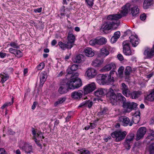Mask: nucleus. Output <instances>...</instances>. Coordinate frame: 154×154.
<instances>
[{
  "instance_id": "nucleus-33",
  "label": "nucleus",
  "mask_w": 154,
  "mask_h": 154,
  "mask_svg": "<svg viewBox=\"0 0 154 154\" xmlns=\"http://www.w3.org/2000/svg\"><path fill=\"white\" fill-rule=\"evenodd\" d=\"M102 63V61L96 59L92 62V65L94 67H99L101 65Z\"/></svg>"
},
{
  "instance_id": "nucleus-22",
  "label": "nucleus",
  "mask_w": 154,
  "mask_h": 154,
  "mask_svg": "<svg viewBox=\"0 0 154 154\" xmlns=\"http://www.w3.org/2000/svg\"><path fill=\"white\" fill-rule=\"evenodd\" d=\"M109 46H104L100 49V54L103 56L106 57L109 54Z\"/></svg>"
},
{
  "instance_id": "nucleus-32",
  "label": "nucleus",
  "mask_w": 154,
  "mask_h": 154,
  "mask_svg": "<svg viewBox=\"0 0 154 154\" xmlns=\"http://www.w3.org/2000/svg\"><path fill=\"white\" fill-rule=\"evenodd\" d=\"M39 133H36V131L35 129L33 128L32 129V134L33 135V139L35 140L36 137H40L41 139L42 137V139H43L44 138V137L42 136V134L41 132H38Z\"/></svg>"
},
{
  "instance_id": "nucleus-56",
  "label": "nucleus",
  "mask_w": 154,
  "mask_h": 154,
  "mask_svg": "<svg viewBox=\"0 0 154 154\" xmlns=\"http://www.w3.org/2000/svg\"><path fill=\"white\" fill-rule=\"evenodd\" d=\"M118 39L117 38L113 36L111 39V43H115L117 41Z\"/></svg>"
},
{
  "instance_id": "nucleus-47",
  "label": "nucleus",
  "mask_w": 154,
  "mask_h": 154,
  "mask_svg": "<svg viewBox=\"0 0 154 154\" xmlns=\"http://www.w3.org/2000/svg\"><path fill=\"white\" fill-rule=\"evenodd\" d=\"M89 44L90 45L92 46L97 45V38L95 39H92L90 40L89 42Z\"/></svg>"
},
{
  "instance_id": "nucleus-55",
  "label": "nucleus",
  "mask_w": 154,
  "mask_h": 154,
  "mask_svg": "<svg viewBox=\"0 0 154 154\" xmlns=\"http://www.w3.org/2000/svg\"><path fill=\"white\" fill-rule=\"evenodd\" d=\"M146 18V16L145 14L143 13L141 14L140 16V18L142 20H144Z\"/></svg>"
},
{
  "instance_id": "nucleus-34",
  "label": "nucleus",
  "mask_w": 154,
  "mask_h": 154,
  "mask_svg": "<svg viewBox=\"0 0 154 154\" xmlns=\"http://www.w3.org/2000/svg\"><path fill=\"white\" fill-rule=\"evenodd\" d=\"M134 135L132 133H129L127 136L125 141L126 142L131 143L133 140Z\"/></svg>"
},
{
  "instance_id": "nucleus-25",
  "label": "nucleus",
  "mask_w": 154,
  "mask_h": 154,
  "mask_svg": "<svg viewBox=\"0 0 154 154\" xmlns=\"http://www.w3.org/2000/svg\"><path fill=\"white\" fill-rule=\"evenodd\" d=\"M85 55L89 57H92L94 55V53L92 49L90 48H86L84 50Z\"/></svg>"
},
{
  "instance_id": "nucleus-20",
  "label": "nucleus",
  "mask_w": 154,
  "mask_h": 154,
  "mask_svg": "<svg viewBox=\"0 0 154 154\" xmlns=\"http://www.w3.org/2000/svg\"><path fill=\"white\" fill-rule=\"evenodd\" d=\"M116 68V65L115 63L111 62L102 68L104 72L109 71L111 69L114 70Z\"/></svg>"
},
{
  "instance_id": "nucleus-39",
  "label": "nucleus",
  "mask_w": 154,
  "mask_h": 154,
  "mask_svg": "<svg viewBox=\"0 0 154 154\" xmlns=\"http://www.w3.org/2000/svg\"><path fill=\"white\" fill-rule=\"evenodd\" d=\"M66 100V98L65 97L61 98L58 99V100L55 103L54 106H57L58 104L63 103Z\"/></svg>"
},
{
  "instance_id": "nucleus-57",
  "label": "nucleus",
  "mask_w": 154,
  "mask_h": 154,
  "mask_svg": "<svg viewBox=\"0 0 154 154\" xmlns=\"http://www.w3.org/2000/svg\"><path fill=\"white\" fill-rule=\"evenodd\" d=\"M90 129H93L96 126V124L94 123H90Z\"/></svg>"
},
{
  "instance_id": "nucleus-1",
  "label": "nucleus",
  "mask_w": 154,
  "mask_h": 154,
  "mask_svg": "<svg viewBox=\"0 0 154 154\" xmlns=\"http://www.w3.org/2000/svg\"><path fill=\"white\" fill-rule=\"evenodd\" d=\"M131 6V5L130 3H127L122 7L121 14L109 15L107 17V20L116 21L120 19L123 16H126L128 13Z\"/></svg>"
},
{
  "instance_id": "nucleus-24",
  "label": "nucleus",
  "mask_w": 154,
  "mask_h": 154,
  "mask_svg": "<svg viewBox=\"0 0 154 154\" xmlns=\"http://www.w3.org/2000/svg\"><path fill=\"white\" fill-rule=\"evenodd\" d=\"M78 69V66L76 65L73 64L70 68H68L66 70V72L68 74H71V77L74 75L75 73L73 72V71L77 70Z\"/></svg>"
},
{
  "instance_id": "nucleus-8",
  "label": "nucleus",
  "mask_w": 154,
  "mask_h": 154,
  "mask_svg": "<svg viewBox=\"0 0 154 154\" xmlns=\"http://www.w3.org/2000/svg\"><path fill=\"white\" fill-rule=\"evenodd\" d=\"M137 106V104L134 102H126L123 104L124 112L125 113L129 112L132 110L136 108Z\"/></svg>"
},
{
  "instance_id": "nucleus-21",
  "label": "nucleus",
  "mask_w": 154,
  "mask_h": 154,
  "mask_svg": "<svg viewBox=\"0 0 154 154\" xmlns=\"http://www.w3.org/2000/svg\"><path fill=\"white\" fill-rule=\"evenodd\" d=\"M130 42L132 44V46L134 47H136L139 43V39L137 36L136 35H131L129 37Z\"/></svg>"
},
{
  "instance_id": "nucleus-14",
  "label": "nucleus",
  "mask_w": 154,
  "mask_h": 154,
  "mask_svg": "<svg viewBox=\"0 0 154 154\" xmlns=\"http://www.w3.org/2000/svg\"><path fill=\"white\" fill-rule=\"evenodd\" d=\"M121 90L122 94L125 97H129L130 96V90L128 86L125 83H122L121 86Z\"/></svg>"
},
{
  "instance_id": "nucleus-9",
  "label": "nucleus",
  "mask_w": 154,
  "mask_h": 154,
  "mask_svg": "<svg viewBox=\"0 0 154 154\" xmlns=\"http://www.w3.org/2000/svg\"><path fill=\"white\" fill-rule=\"evenodd\" d=\"M123 46V52L126 55L129 56L131 55L132 51L130 49V45L128 41L126 40L122 43Z\"/></svg>"
},
{
  "instance_id": "nucleus-27",
  "label": "nucleus",
  "mask_w": 154,
  "mask_h": 154,
  "mask_svg": "<svg viewBox=\"0 0 154 154\" xmlns=\"http://www.w3.org/2000/svg\"><path fill=\"white\" fill-rule=\"evenodd\" d=\"M139 9L137 7L135 6L131 8V14L133 17H135L138 15Z\"/></svg>"
},
{
  "instance_id": "nucleus-12",
  "label": "nucleus",
  "mask_w": 154,
  "mask_h": 154,
  "mask_svg": "<svg viewBox=\"0 0 154 154\" xmlns=\"http://www.w3.org/2000/svg\"><path fill=\"white\" fill-rule=\"evenodd\" d=\"M143 54L145 59H150L152 58L154 56V45L152 48H148L146 49Z\"/></svg>"
},
{
  "instance_id": "nucleus-50",
  "label": "nucleus",
  "mask_w": 154,
  "mask_h": 154,
  "mask_svg": "<svg viewBox=\"0 0 154 154\" xmlns=\"http://www.w3.org/2000/svg\"><path fill=\"white\" fill-rule=\"evenodd\" d=\"M107 111L108 109L107 108H104L102 110H101V111L99 112V115H103L107 113Z\"/></svg>"
},
{
  "instance_id": "nucleus-10",
  "label": "nucleus",
  "mask_w": 154,
  "mask_h": 154,
  "mask_svg": "<svg viewBox=\"0 0 154 154\" xmlns=\"http://www.w3.org/2000/svg\"><path fill=\"white\" fill-rule=\"evenodd\" d=\"M97 75V71L93 68H88L85 74V75L91 79L94 78Z\"/></svg>"
},
{
  "instance_id": "nucleus-58",
  "label": "nucleus",
  "mask_w": 154,
  "mask_h": 154,
  "mask_svg": "<svg viewBox=\"0 0 154 154\" xmlns=\"http://www.w3.org/2000/svg\"><path fill=\"white\" fill-rule=\"evenodd\" d=\"M118 59L120 61H122L123 59V56L121 54H119L117 55Z\"/></svg>"
},
{
  "instance_id": "nucleus-64",
  "label": "nucleus",
  "mask_w": 154,
  "mask_h": 154,
  "mask_svg": "<svg viewBox=\"0 0 154 154\" xmlns=\"http://www.w3.org/2000/svg\"><path fill=\"white\" fill-rule=\"evenodd\" d=\"M0 154H6V152L3 148L0 149Z\"/></svg>"
},
{
  "instance_id": "nucleus-61",
  "label": "nucleus",
  "mask_w": 154,
  "mask_h": 154,
  "mask_svg": "<svg viewBox=\"0 0 154 154\" xmlns=\"http://www.w3.org/2000/svg\"><path fill=\"white\" fill-rule=\"evenodd\" d=\"M86 101L85 102H83L79 105V107H86Z\"/></svg>"
},
{
  "instance_id": "nucleus-11",
  "label": "nucleus",
  "mask_w": 154,
  "mask_h": 154,
  "mask_svg": "<svg viewBox=\"0 0 154 154\" xmlns=\"http://www.w3.org/2000/svg\"><path fill=\"white\" fill-rule=\"evenodd\" d=\"M96 88L94 83L92 82L85 86L83 88L84 94H87L94 91Z\"/></svg>"
},
{
  "instance_id": "nucleus-53",
  "label": "nucleus",
  "mask_w": 154,
  "mask_h": 154,
  "mask_svg": "<svg viewBox=\"0 0 154 154\" xmlns=\"http://www.w3.org/2000/svg\"><path fill=\"white\" fill-rule=\"evenodd\" d=\"M130 143L126 142L125 141L124 143V145L126 149L127 150H129L131 148V145L130 144Z\"/></svg>"
},
{
  "instance_id": "nucleus-45",
  "label": "nucleus",
  "mask_w": 154,
  "mask_h": 154,
  "mask_svg": "<svg viewBox=\"0 0 154 154\" xmlns=\"http://www.w3.org/2000/svg\"><path fill=\"white\" fill-rule=\"evenodd\" d=\"M10 45L11 47L16 49L20 48V46L18 44L15 42H12L10 43Z\"/></svg>"
},
{
  "instance_id": "nucleus-36",
  "label": "nucleus",
  "mask_w": 154,
  "mask_h": 154,
  "mask_svg": "<svg viewBox=\"0 0 154 154\" xmlns=\"http://www.w3.org/2000/svg\"><path fill=\"white\" fill-rule=\"evenodd\" d=\"M153 0H145L143 4L144 8L146 9L152 4Z\"/></svg>"
},
{
  "instance_id": "nucleus-37",
  "label": "nucleus",
  "mask_w": 154,
  "mask_h": 154,
  "mask_svg": "<svg viewBox=\"0 0 154 154\" xmlns=\"http://www.w3.org/2000/svg\"><path fill=\"white\" fill-rule=\"evenodd\" d=\"M146 140L147 143H148L151 140H154V131H152L149 134V135L146 137Z\"/></svg>"
},
{
  "instance_id": "nucleus-17",
  "label": "nucleus",
  "mask_w": 154,
  "mask_h": 154,
  "mask_svg": "<svg viewBox=\"0 0 154 154\" xmlns=\"http://www.w3.org/2000/svg\"><path fill=\"white\" fill-rule=\"evenodd\" d=\"M83 91L81 90L75 91L72 93L71 97L75 100H79L82 97Z\"/></svg>"
},
{
  "instance_id": "nucleus-42",
  "label": "nucleus",
  "mask_w": 154,
  "mask_h": 154,
  "mask_svg": "<svg viewBox=\"0 0 154 154\" xmlns=\"http://www.w3.org/2000/svg\"><path fill=\"white\" fill-rule=\"evenodd\" d=\"M61 11V16L64 15L66 14L67 13L66 11L69 12V11L68 8L65 9V7L64 6H62L60 8Z\"/></svg>"
},
{
  "instance_id": "nucleus-44",
  "label": "nucleus",
  "mask_w": 154,
  "mask_h": 154,
  "mask_svg": "<svg viewBox=\"0 0 154 154\" xmlns=\"http://www.w3.org/2000/svg\"><path fill=\"white\" fill-rule=\"evenodd\" d=\"M94 0H85V2L88 6L91 7L94 5Z\"/></svg>"
},
{
  "instance_id": "nucleus-26",
  "label": "nucleus",
  "mask_w": 154,
  "mask_h": 154,
  "mask_svg": "<svg viewBox=\"0 0 154 154\" xmlns=\"http://www.w3.org/2000/svg\"><path fill=\"white\" fill-rule=\"evenodd\" d=\"M141 94V92L139 91H134L131 92H130V96L133 99H136L139 97Z\"/></svg>"
},
{
  "instance_id": "nucleus-48",
  "label": "nucleus",
  "mask_w": 154,
  "mask_h": 154,
  "mask_svg": "<svg viewBox=\"0 0 154 154\" xmlns=\"http://www.w3.org/2000/svg\"><path fill=\"white\" fill-rule=\"evenodd\" d=\"M12 102H9L5 103L4 105L2 106L1 108L2 109L4 108L8 107V106L10 105L13 104V98H12Z\"/></svg>"
},
{
  "instance_id": "nucleus-3",
  "label": "nucleus",
  "mask_w": 154,
  "mask_h": 154,
  "mask_svg": "<svg viewBox=\"0 0 154 154\" xmlns=\"http://www.w3.org/2000/svg\"><path fill=\"white\" fill-rule=\"evenodd\" d=\"M79 75L78 72H75L72 76L73 78L71 79L67 82L68 88L70 89H75L78 88L82 85L81 80L77 77Z\"/></svg>"
},
{
  "instance_id": "nucleus-31",
  "label": "nucleus",
  "mask_w": 154,
  "mask_h": 154,
  "mask_svg": "<svg viewBox=\"0 0 154 154\" xmlns=\"http://www.w3.org/2000/svg\"><path fill=\"white\" fill-rule=\"evenodd\" d=\"M0 77L1 78V82L3 84L9 79V76L7 74L3 73L0 74Z\"/></svg>"
},
{
  "instance_id": "nucleus-46",
  "label": "nucleus",
  "mask_w": 154,
  "mask_h": 154,
  "mask_svg": "<svg viewBox=\"0 0 154 154\" xmlns=\"http://www.w3.org/2000/svg\"><path fill=\"white\" fill-rule=\"evenodd\" d=\"M14 54L18 57H20L22 56V52L19 50L17 49Z\"/></svg>"
},
{
  "instance_id": "nucleus-51",
  "label": "nucleus",
  "mask_w": 154,
  "mask_h": 154,
  "mask_svg": "<svg viewBox=\"0 0 154 154\" xmlns=\"http://www.w3.org/2000/svg\"><path fill=\"white\" fill-rule=\"evenodd\" d=\"M86 107L88 106V108H91L92 106L93 103L91 101L89 100L86 101Z\"/></svg>"
},
{
  "instance_id": "nucleus-30",
  "label": "nucleus",
  "mask_w": 154,
  "mask_h": 154,
  "mask_svg": "<svg viewBox=\"0 0 154 154\" xmlns=\"http://www.w3.org/2000/svg\"><path fill=\"white\" fill-rule=\"evenodd\" d=\"M140 116L139 114L137 115L134 116L133 118V120L131 121L129 126H131L134 123L135 124L138 123L140 121Z\"/></svg>"
},
{
  "instance_id": "nucleus-35",
  "label": "nucleus",
  "mask_w": 154,
  "mask_h": 154,
  "mask_svg": "<svg viewBox=\"0 0 154 154\" xmlns=\"http://www.w3.org/2000/svg\"><path fill=\"white\" fill-rule=\"evenodd\" d=\"M76 152L79 154H90V152L85 148L78 149Z\"/></svg>"
},
{
  "instance_id": "nucleus-38",
  "label": "nucleus",
  "mask_w": 154,
  "mask_h": 154,
  "mask_svg": "<svg viewBox=\"0 0 154 154\" xmlns=\"http://www.w3.org/2000/svg\"><path fill=\"white\" fill-rule=\"evenodd\" d=\"M146 99L149 101H152L154 100V90L147 95Z\"/></svg>"
},
{
  "instance_id": "nucleus-13",
  "label": "nucleus",
  "mask_w": 154,
  "mask_h": 154,
  "mask_svg": "<svg viewBox=\"0 0 154 154\" xmlns=\"http://www.w3.org/2000/svg\"><path fill=\"white\" fill-rule=\"evenodd\" d=\"M67 82L65 80H63L60 83V86L58 89V92L60 94H63L66 93L68 90L66 88Z\"/></svg>"
},
{
  "instance_id": "nucleus-62",
  "label": "nucleus",
  "mask_w": 154,
  "mask_h": 154,
  "mask_svg": "<svg viewBox=\"0 0 154 154\" xmlns=\"http://www.w3.org/2000/svg\"><path fill=\"white\" fill-rule=\"evenodd\" d=\"M42 8H37L36 9H35L34 10V11L37 13H40L42 11Z\"/></svg>"
},
{
  "instance_id": "nucleus-52",
  "label": "nucleus",
  "mask_w": 154,
  "mask_h": 154,
  "mask_svg": "<svg viewBox=\"0 0 154 154\" xmlns=\"http://www.w3.org/2000/svg\"><path fill=\"white\" fill-rule=\"evenodd\" d=\"M45 66V63H41L37 67V69L38 70H42L44 68Z\"/></svg>"
},
{
  "instance_id": "nucleus-6",
  "label": "nucleus",
  "mask_w": 154,
  "mask_h": 154,
  "mask_svg": "<svg viewBox=\"0 0 154 154\" xmlns=\"http://www.w3.org/2000/svg\"><path fill=\"white\" fill-rule=\"evenodd\" d=\"M106 94L107 100L112 105H114L117 102V94H116L113 90L112 88H110Z\"/></svg>"
},
{
  "instance_id": "nucleus-43",
  "label": "nucleus",
  "mask_w": 154,
  "mask_h": 154,
  "mask_svg": "<svg viewBox=\"0 0 154 154\" xmlns=\"http://www.w3.org/2000/svg\"><path fill=\"white\" fill-rule=\"evenodd\" d=\"M131 71V67L129 66H127L125 70V74L126 75H129Z\"/></svg>"
},
{
  "instance_id": "nucleus-40",
  "label": "nucleus",
  "mask_w": 154,
  "mask_h": 154,
  "mask_svg": "<svg viewBox=\"0 0 154 154\" xmlns=\"http://www.w3.org/2000/svg\"><path fill=\"white\" fill-rule=\"evenodd\" d=\"M82 57V54H79L77 55L75 58L73 59V61L75 63H81L82 60L81 59V57Z\"/></svg>"
},
{
  "instance_id": "nucleus-23",
  "label": "nucleus",
  "mask_w": 154,
  "mask_h": 154,
  "mask_svg": "<svg viewBox=\"0 0 154 154\" xmlns=\"http://www.w3.org/2000/svg\"><path fill=\"white\" fill-rule=\"evenodd\" d=\"M47 77V73L45 71L42 72L40 75V85L42 86L45 81Z\"/></svg>"
},
{
  "instance_id": "nucleus-49",
  "label": "nucleus",
  "mask_w": 154,
  "mask_h": 154,
  "mask_svg": "<svg viewBox=\"0 0 154 154\" xmlns=\"http://www.w3.org/2000/svg\"><path fill=\"white\" fill-rule=\"evenodd\" d=\"M124 69V67L122 66H121L119 68L118 70V74L120 76H121L122 75Z\"/></svg>"
},
{
  "instance_id": "nucleus-41",
  "label": "nucleus",
  "mask_w": 154,
  "mask_h": 154,
  "mask_svg": "<svg viewBox=\"0 0 154 154\" xmlns=\"http://www.w3.org/2000/svg\"><path fill=\"white\" fill-rule=\"evenodd\" d=\"M148 150L149 154H154V142L149 146Z\"/></svg>"
},
{
  "instance_id": "nucleus-4",
  "label": "nucleus",
  "mask_w": 154,
  "mask_h": 154,
  "mask_svg": "<svg viewBox=\"0 0 154 154\" xmlns=\"http://www.w3.org/2000/svg\"><path fill=\"white\" fill-rule=\"evenodd\" d=\"M97 77L100 79H97V82L100 85H111L114 81L113 77L108 74H100L98 75Z\"/></svg>"
},
{
  "instance_id": "nucleus-28",
  "label": "nucleus",
  "mask_w": 154,
  "mask_h": 154,
  "mask_svg": "<svg viewBox=\"0 0 154 154\" xmlns=\"http://www.w3.org/2000/svg\"><path fill=\"white\" fill-rule=\"evenodd\" d=\"M117 102L119 101L122 103L123 104L125 103L126 101L125 98L120 93H117Z\"/></svg>"
},
{
  "instance_id": "nucleus-16",
  "label": "nucleus",
  "mask_w": 154,
  "mask_h": 154,
  "mask_svg": "<svg viewBox=\"0 0 154 154\" xmlns=\"http://www.w3.org/2000/svg\"><path fill=\"white\" fill-rule=\"evenodd\" d=\"M20 148L26 153H30L33 152L32 146L28 143H24L23 146H20Z\"/></svg>"
},
{
  "instance_id": "nucleus-63",
  "label": "nucleus",
  "mask_w": 154,
  "mask_h": 154,
  "mask_svg": "<svg viewBox=\"0 0 154 154\" xmlns=\"http://www.w3.org/2000/svg\"><path fill=\"white\" fill-rule=\"evenodd\" d=\"M7 54L5 53H3L0 52V57L2 58H4L6 57Z\"/></svg>"
},
{
  "instance_id": "nucleus-29",
  "label": "nucleus",
  "mask_w": 154,
  "mask_h": 154,
  "mask_svg": "<svg viewBox=\"0 0 154 154\" xmlns=\"http://www.w3.org/2000/svg\"><path fill=\"white\" fill-rule=\"evenodd\" d=\"M97 44L98 45H103L107 42V39L104 37L97 38Z\"/></svg>"
},
{
  "instance_id": "nucleus-5",
  "label": "nucleus",
  "mask_w": 154,
  "mask_h": 154,
  "mask_svg": "<svg viewBox=\"0 0 154 154\" xmlns=\"http://www.w3.org/2000/svg\"><path fill=\"white\" fill-rule=\"evenodd\" d=\"M127 133L126 131H122L121 130L115 131L111 134V136L115 138L116 142H119L124 140L125 138Z\"/></svg>"
},
{
  "instance_id": "nucleus-54",
  "label": "nucleus",
  "mask_w": 154,
  "mask_h": 154,
  "mask_svg": "<svg viewBox=\"0 0 154 154\" xmlns=\"http://www.w3.org/2000/svg\"><path fill=\"white\" fill-rule=\"evenodd\" d=\"M114 36L118 39L120 37V33L119 31H117L114 33Z\"/></svg>"
},
{
  "instance_id": "nucleus-19",
  "label": "nucleus",
  "mask_w": 154,
  "mask_h": 154,
  "mask_svg": "<svg viewBox=\"0 0 154 154\" xmlns=\"http://www.w3.org/2000/svg\"><path fill=\"white\" fill-rule=\"evenodd\" d=\"M119 121L124 126H127L128 125L129 126L131 122L129 119L126 116L120 117L119 119Z\"/></svg>"
},
{
  "instance_id": "nucleus-7",
  "label": "nucleus",
  "mask_w": 154,
  "mask_h": 154,
  "mask_svg": "<svg viewBox=\"0 0 154 154\" xmlns=\"http://www.w3.org/2000/svg\"><path fill=\"white\" fill-rule=\"evenodd\" d=\"M118 23L116 22H107L104 23L102 26L101 29L105 32V31L111 29H114L116 28L118 26Z\"/></svg>"
},
{
  "instance_id": "nucleus-59",
  "label": "nucleus",
  "mask_w": 154,
  "mask_h": 154,
  "mask_svg": "<svg viewBox=\"0 0 154 154\" xmlns=\"http://www.w3.org/2000/svg\"><path fill=\"white\" fill-rule=\"evenodd\" d=\"M17 50V49H13V48H9V52L11 53L14 54Z\"/></svg>"
},
{
  "instance_id": "nucleus-2",
  "label": "nucleus",
  "mask_w": 154,
  "mask_h": 154,
  "mask_svg": "<svg viewBox=\"0 0 154 154\" xmlns=\"http://www.w3.org/2000/svg\"><path fill=\"white\" fill-rule=\"evenodd\" d=\"M67 39L68 41L67 42L63 43L60 41L58 42V45L63 50H65L66 49H70L74 45L75 37L73 34L70 33V32H68Z\"/></svg>"
},
{
  "instance_id": "nucleus-18",
  "label": "nucleus",
  "mask_w": 154,
  "mask_h": 154,
  "mask_svg": "<svg viewBox=\"0 0 154 154\" xmlns=\"http://www.w3.org/2000/svg\"><path fill=\"white\" fill-rule=\"evenodd\" d=\"M107 90L105 88H100L94 91V94L98 98H100L104 96L106 93Z\"/></svg>"
},
{
  "instance_id": "nucleus-15",
  "label": "nucleus",
  "mask_w": 154,
  "mask_h": 154,
  "mask_svg": "<svg viewBox=\"0 0 154 154\" xmlns=\"http://www.w3.org/2000/svg\"><path fill=\"white\" fill-rule=\"evenodd\" d=\"M146 132V128L145 127H141L138 130L136 135V140H138L143 138Z\"/></svg>"
},
{
  "instance_id": "nucleus-60",
  "label": "nucleus",
  "mask_w": 154,
  "mask_h": 154,
  "mask_svg": "<svg viewBox=\"0 0 154 154\" xmlns=\"http://www.w3.org/2000/svg\"><path fill=\"white\" fill-rule=\"evenodd\" d=\"M125 34L126 35H128L129 37L132 35L131 31L129 29H128L125 32Z\"/></svg>"
}]
</instances>
